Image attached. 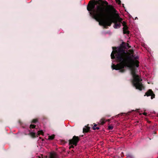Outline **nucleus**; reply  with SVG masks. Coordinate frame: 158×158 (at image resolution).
<instances>
[{
  "mask_svg": "<svg viewBox=\"0 0 158 158\" xmlns=\"http://www.w3.org/2000/svg\"><path fill=\"white\" fill-rule=\"evenodd\" d=\"M115 54L120 62L116 65L113 64L112 68L113 69L121 70L120 71L123 72L124 71L123 69L125 67L131 68L133 66H135L137 67H139V61L132 59L134 55V51L133 49H130L126 51L123 48L120 46L116 50L113 51L111 54L112 59L115 58Z\"/></svg>",
  "mask_w": 158,
  "mask_h": 158,
  "instance_id": "obj_1",
  "label": "nucleus"
},
{
  "mask_svg": "<svg viewBox=\"0 0 158 158\" xmlns=\"http://www.w3.org/2000/svg\"><path fill=\"white\" fill-rule=\"evenodd\" d=\"M97 5L96 9L93 11L94 18L99 22L105 17L107 12L108 2L106 1L98 0V1H90L87 5V9L89 11H91L94 8L95 5Z\"/></svg>",
  "mask_w": 158,
  "mask_h": 158,
  "instance_id": "obj_2",
  "label": "nucleus"
},
{
  "mask_svg": "<svg viewBox=\"0 0 158 158\" xmlns=\"http://www.w3.org/2000/svg\"><path fill=\"white\" fill-rule=\"evenodd\" d=\"M107 11L106 16L99 22V24L104 27L110 26L112 23H114V27H119L122 19L120 18L117 10L112 5L107 6Z\"/></svg>",
  "mask_w": 158,
  "mask_h": 158,
  "instance_id": "obj_3",
  "label": "nucleus"
},
{
  "mask_svg": "<svg viewBox=\"0 0 158 158\" xmlns=\"http://www.w3.org/2000/svg\"><path fill=\"white\" fill-rule=\"evenodd\" d=\"M131 74L133 77L132 83L135 88L140 90H141L143 86L141 81H142L141 77L136 74L135 69L134 68L131 69Z\"/></svg>",
  "mask_w": 158,
  "mask_h": 158,
  "instance_id": "obj_4",
  "label": "nucleus"
},
{
  "mask_svg": "<svg viewBox=\"0 0 158 158\" xmlns=\"http://www.w3.org/2000/svg\"><path fill=\"white\" fill-rule=\"evenodd\" d=\"M79 140V139L78 136H73L72 139L69 140V148H73L74 147L73 146H76Z\"/></svg>",
  "mask_w": 158,
  "mask_h": 158,
  "instance_id": "obj_5",
  "label": "nucleus"
},
{
  "mask_svg": "<svg viewBox=\"0 0 158 158\" xmlns=\"http://www.w3.org/2000/svg\"><path fill=\"white\" fill-rule=\"evenodd\" d=\"M144 96H151V98L152 99H153L155 98V95L153 93V92L152 90V89H149L146 93L145 94Z\"/></svg>",
  "mask_w": 158,
  "mask_h": 158,
  "instance_id": "obj_6",
  "label": "nucleus"
},
{
  "mask_svg": "<svg viewBox=\"0 0 158 158\" xmlns=\"http://www.w3.org/2000/svg\"><path fill=\"white\" fill-rule=\"evenodd\" d=\"M123 26L124 27L123 28V33L124 34H128L129 33V31L128 30V27L127 25H126V23L123 22Z\"/></svg>",
  "mask_w": 158,
  "mask_h": 158,
  "instance_id": "obj_7",
  "label": "nucleus"
},
{
  "mask_svg": "<svg viewBox=\"0 0 158 158\" xmlns=\"http://www.w3.org/2000/svg\"><path fill=\"white\" fill-rule=\"evenodd\" d=\"M57 157L56 153L55 152L50 153L49 158H57Z\"/></svg>",
  "mask_w": 158,
  "mask_h": 158,
  "instance_id": "obj_8",
  "label": "nucleus"
},
{
  "mask_svg": "<svg viewBox=\"0 0 158 158\" xmlns=\"http://www.w3.org/2000/svg\"><path fill=\"white\" fill-rule=\"evenodd\" d=\"M90 129V127L88 126H85L83 128V132H84L87 133L89 132Z\"/></svg>",
  "mask_w": 158,
  "mask_h": 158,
  "instance_id": "obj_9",
  "label": "nucleus"
},
{
  "mask_svg": "<svg viewBox=\"0 0 158 158\" xmlns=\"http://www.w3.org/2000/svg\"><path fill=\"white\" fill-rule=\"evenodd\" d=\"M122 45H123L122 46H122L123 48V46H127V47H128V48H131V46H130L129 44L128 43H125L124 42H123L122 43ZM123 48V49H124V48Z\"/></svg>",
  "mask_w": 158,
  "mask_h": 158,
  "instance_id": "obj_10",
  "label": "nucleus"
},
{
  "mask_svg": "<svg viewBox=\"0 0 158 158\" xmlns=\"http://www.w3.org/2000/svg\"><path fill=\"white\" fill-rule=\"evenodd\" d=\"M106 122V120L104 118H102L101 119L100 121V125H102L104 124Z\"/></svg>",
  "mask_w": 158,
  "mask_h": 158,
  "instance_id": "obj_11",
  "label": "nucleus"
},
{
  "mask_svg": "<svg viewBox=\"0 0 158 158\" xmlns=\"http://www.w3.org/2000/svg\"><path fill=\"white\" fill-rule=\"evenodd\" d=\"M44 133L43 131L40 130L39 131L37 132V134L36 135L37 137H38L40 135H44Z\"/></svg>",
  "mask_w": 158,
  "mask_h": 158,
  "instance_id": "obj_12",
  "label": "nucleus"
},
{
  "mask_svg": "<svg viewBox=\"0 0 158 158\" xmlns=\"http://www.w3.org/2000/svg\"><path fill=\"white\" fill-rule=\"evenodd\" d=\"M29 135L33 138H35L37 137L35 133L34 132H30Z\"/></svg>",
  "mask_w": 158,
  "mask_h": 158,
  "instance_id": "obj_13",
  "label": "nucleus"
},
{
  "mask_svg": "<svg viewBox=\"0 0 158 158\" xmlns=\"http://www.w3.org/2000/svg\"><path fill=\"white\" fill-rule=\"evenodd\" d=\"M55 137L54 135H51L49 136L48 137V139L49 140H52Z\"/></svg>",
  "mask_w": 158,
  "mask_h": 158,
  "instance_id": "obj_14",
  "label": "nucleus"
},
{
  "mask_svg": "<svg viewBox=\"0 0 158 158\" xmlns=\"http://www.w3.org/2000/svg\"><path fill=\"white\" fill-rule=\"evenodd\" d=\"M114 127L112 125H110L108 126V129L109 130H112L113 129Z\"/></svg>",
  "mask_w": 158,
  "mask_h": 158,
  "instance_id": "obj_15",
  "label": "nucleus"
},
{
  "mask_svg": "<svg viewBox=\"0 0 158 158\" xmlns=\"http://www.w3.org/2000/svg\"><path fill=\"white\" fill-rule=\"evenodd\" d=\"M97 125L96 124H95L94 125V126L93 127V129L94 130H95L96 129L98 130L99 128V127H96Z\"/></svg>",
  "mask_w": 158,
  "mask_h": 158,
  "instance_id": "obj_16",
  "label": "nucleus"
},
{
  "mask_svg": "<svg viewBox=\"0 0 158 158\" xmlns=\"http://www.w3.org/2000/svg\"><path fill=\"white\" fill-rule=\"evenodd\" d=\"M36 126L34 125L31 124L30 126V128L31 129H33L35 128Z\"/></svg>",
  "mask_w": 158,
  "mask_h": 158,
  "instance_id": "obj_17",
  "label": "nucleus"
},
{
  "mask_svg": "<svg viewBox=\"0 0 158 158\" xmlns=\"http://www.w3.org/2000/svg\"><path fill=\"white\" fill-rule=\"evenodd\" d=\"M38 121V120L37 119H34L32 120V123H35L37 122Z\"/></svg>",
  "mask_w": 158,
  "mask_h": 158,
  "instance_id": "obj_18",
  "label": "nucleus"
},
{
  "mask_svg": "<svg viewBox=\"0 0 158 158\" xmlns=\"http://www.w3.org/2000/svg\"><path fill=\"white\" fill-rule=\"evenodd\" d=\"M115 1L118 4H121V2L120 0H115Z\"/></svg>",
  "mask_w": 158,
  "mask_h": 158,
  "instance_id": "obj_19",
  "label": "nucleus"
},
{
  "mask_svg": "<svg viewBox=\"0 0 158 158\" xmlns=\"http://www.w3.org/2000/svg\"><path fill=\"white\" fill-rule=\"evenodd\" d=\"M143 114L145 116H146L147 115V113L146 112H144L143 113Z\"/></svg>",
  "mask_w": 158,
  "mask_h": 158,
  "instance_id": "obj_20",
  "label": "nucleus"
}]
</instances>
